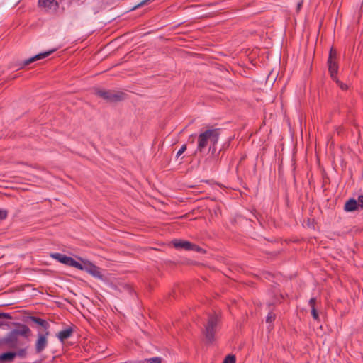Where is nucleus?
I'll use <instances>...</instances> for the list:
<instances>
[{
  "instance_id": "obj_1",
  "label": "nucleus",
  "mask_w": 363,
  "mask_h": 363,
  "mask_svg": "<svg viewBox=\"0 0 363 363\" xmlns=\"http://www.w3.org/2000/svg\"><path fill=\"white\" fill-rule=\"evenodd\" d=\"M218 129H208L201 133L198 136L196 152H203L208 145L214 146L218 143Z\"/></svg>"
},
{
  "instance_id": "obj_2",
  "label": "nucleus",
  "mask_w": 363,
  "mask_h": 363,
  "mask_svg": "<svg viewBox=\"0 0 363 363\" xmlns=\"http://www.w3.org/2000/svg\"><path fill=\"white\" fill-rule=\"evenodd\" d=\"M218 322V316L217 315L213 314L209 315L204 330L206 341L208 343H211L216 340L215 334L217 329Z\"/></svg>"
},
{
  "instance_id": "obj_3",
  "label": "nucleus",
  "mask_w": 363,
  "mask_h": 363,
  "mask_svg": "<svg viewBox=\"0 0 363 363\" xmlns=\"http://www.w3.org/2000/svg\"><path fill=\"white\" fill-rule=\"evenodd\" d=\"M82 262H78L77 266V269L79 270H83L91 274L95 278L102 279L103 274H101V269L99 267L94 264L92 262L89 260L80 259Z\"/></svg>"
},
{
  "instance_id": "obj_4",
  "label": "nucleus",
  "mask_w": 363,
  "mask_h": 363,
  "mask_svg": "<svg viewBox=\"0 0 363 363\" xmlns=\"http://www.w3.org/2000/svg\"><path fill=\"white\" fill-rule=\"evenodd\" d=\"M96 94L99 97L111 102L123 100L125 96L124 93L115 91L98 90Z\"/></svg>"
},
{
  "instance_id": "obj_5",
  "label": "nucleus",
  "mask_w": 363,
  "mask_h": 363,
  "mask_svg": "<svg viewBox=\"0 0 363 363\" xmlns=\"http://www.w3.org/2000/svg\"><path fill=\"white\" fill-rule=\"evenodd\" d=\"M172 243L173 246L177 249H184L186 250L203 252V250L200 247L186 240L176 239L172 240Z\"/></svg>"
},
{
  "instance_id": "obj_6",
  "label": "nucleus",
  "mask_w": 363,
  "mask_h": 363,
  "mask_svg": "<svg viewBox=\"0 0 363 363\" xmlns=\"http://www.w3.org/2000/svg\"><path fill=\"white\" fill-rule=\"evenodd\" d=\"M51 257L62 264H65L67 266L73 267L74 268H77V266L78 264V262L74 260L73 258L67 257L60 253L52 254Z\"/></svg>"
},
{
  "instance_id": "obj_7",
  "label": "nucleus",
  "mask_w": 363,
  "mask_h": 363,
  "mask_svg": "<svg viewBox=\"0 0 363 363\" xmlns=\"http://www.w3.org/2000/svg\"><path fill=\"white\" fill-rule=\"evenodd\" d=\"M49 335V332L46 331L45 334H38V340L35 344V350L38 353L41 352L48 345L47 336Z\"/></svg>"
},
{
  "instance_id": "obj_8",
  "label": "nucleus",
  "mask_w": 363,
  "mask_h": 363,
  "mask_svg": "<svg viewBox=\"0 0 363 363\" xmlns=\"http://www.w3.org/2000/svg\"><path fill=\"white\" fill-rule=\"evenodd\" d=\"M55 50H56V49H53V50L43 52V53L38 54V55H35L34 57H32L25 60L23 62V66L28 65L31 62L43 59L46 57L49 56L50 55H51Z\"/></svg>"
},
{
  "instance_id": "obj_9",
  "label": "nucleus",
  "mask_w": 363,
  "mask_h": 363,
  "mask_svg": "<svg viewBox=\"0 0 363 363\" xmlns=\"http://www.w3.org/2000/svg\"><path fill=\"white\" fill-rule=\"evenodd\" d=\"M39 6L48 9H55L57 2L55 0H39Z\"/></svg>"
},
{
  "instance_id": "obj_10",
  "label": "nucleus",
  "mask_w": 363,
  "mask_h": 363,
  "mask_svg": "<svg viewBox=\"0 0 363 363\" xmlns=\"http://www.w3.org/2000/svg\"><path fill=\"white\" fill-rule=\"evenodd\" d=\"M328 69L330 77L333 79H336L338 70V66L335 61L328 60Z\"/></svg>"
},
{
  "instance_id": "obj_11",
  "label": "nucleus",
  "mask_w": 363,
  "mask_h": 363,
  "mask_svg": "<svg viewBox=\"0 0 363 363\" xmlns=\"http://www.w3.org/2000/svg\"><path fill=\"white\" fill-rule=\"evenodd\" d=\"M358 208L357 201L355 199H351L346 202L345 205V210L346 211H352Z\"/></svg>"
},
{
  "instance_id": "obj_12",
  "label": "nucleus",
  "mask_w": 363,
  "mask_h": 363,
  "mask_svg": "<svg viewBox=\"0 0 363 363\" xmlns=\"http://www.w3.org/2000/svg\"><path fill=\"white\" fill-rule=\"evenodd\" d=\"M30 320L32 322L41 326L45 330H48L50 326L49 323L46 320L41 319L40 318L32 316V317H30Z\"/></svg>"
},
{
  "instance_id": "obj_13",
  "label": "nucleus",
  "mask_w": 363,
  "mask_h": 363,
  "mask_svg": "<svg viewBox=\"0 0 363 363\" xmlns=\"http://www.w3.org/2000/svg\"><path fill=\"white\" fill-rule=\"evenodd\" d=\"M72 334V330L71 328H67L59 332L57 336L61 342H63L65 340L69 338Z\"/></svg>"
},
{
  "instance_id": "obj_14",
  "label": "nucleus",
  "mask_w": 363,
  "mask_h": 363,
  "mask_svg": "<svg viewBox=\"0 0 363 363\" xmlns=\"http://www.w3.org/2000/svg\"><path fill=\"white\" fill-rule=\"evenodd\" d=\"M30 332V330L29 328L26 325H23L15 333L18 335L27 336L29 335Z\"/></svg>"
},
{
  "instance_id": "obj_15",
  "label": "nucleus",
  "mask_w": 363,
  "mask_h": 363,
  "mask_svg": "<svg viewBox=\"0 0 363 363\" xmlns=\"http://www.w3.org/2000/svg\"><path fill=\"white\" fill-rule=\"evenodd\" d=\"M16 356L14 352L4 353L0 356V359L3 361H11Z\"/></svg>"
},
{
  "instance_id": "obj_16",
  "label": "nucleus",
  "mask_w": 363,
  "mask_h": 363,
  "mask_svg": "<svg viewBox=\"0 0 363 363\" xmlns=\"http://www.w3.org/2000/svg\"><path fill=\"white\" fill-rule=\"evenodd\" d=\"M236 358L233 354H228L224 359L223 363H235Z\"/></svg>"
},
{
  "instance_id": "obj_17",
  "label": "nucleus",
  "mask_w": 363,
  "mask_h": 363,
  "mask_svg": "<svg viewBox=\"0 0 363 363\" xmlns=\"http://www.w3.org/2000/svg\"><path fill=\"white\" fill-rule=\"evenodd\" d=\"M335 57H336V51L332 48L330 51L328 60L335 61Z\"/></svg>"
},
{
  "instance_id": "obj_18",
  "label": "nucleus",
  "mask_w": 363,
  "mask_h": 363,
  "mask_svg": "<svg viewBox=\"0 0 363 363\" xmlns=\"http://www.w3.org/2000/svg\"><path fill=\"white\" fill-rule=\"evenodd\" d=\"M148 363H161L162 360L160 357H153L148 359L147 360Z\"/></svg>"
},
{
  "instance_id": "obj_19",
  "label": "nucleus",
  "mask_w": 363,
  "mask_h": 363,
  "mask_svg": "<svg viewBox=\"0 0 363 363\" xmlns=\"http://www.w3.org/2000/svg\"><path fill=\"white\" fill-rule=\"evenodd\" d=\"M275 319V315L270 313L268 314L267 317V323H272V321H274Z\"/></svg>"
},
{
  "instance_id": "obj_20",
  "label": "nucleus",
  "mask_w": 363,
  "mask_h": 363,
  "mask_svg": "<svg viewBox=\"0 0 363 363\" xmlns=\"http://www.w3.org/2000/svg\"><path fill=\"white\" fill-rule=\"evenodd\" d=\"M186 150V145H183L177 153V157H179Z\"/></svg>"
},
{
  "instance_id": "obj_21",
  "label": "nucleus",
  "mask_w": 363,
  "mask_h": 363,
  "mask_svg": "<svg viewBox=\"0 0 363 363\" xmlns=\"http://www.w3.org/2000/svg\"><path fill=\"white\" fill-rule=\"evenodd\" d=\"M311 315L313 316V318L315 319V320H318V313L317 311V310L315 308H312L311 309Z\"/></svg>"
},
{
  "instance_id": "obj_22",
  "label": "nucleus",
  "mask_w": 363,
  "mask_h": 363,
  "mask_svg": "<svg viewBox=\"0 0 363 363\" xmlns=\"http://www.w3.org/2000/svg\"><path fill=\"white\" fill-rule=\"evenodd\" d=\"M316 299L315 298H312L309 301V305L312 308H315Z\"/></svg>"
},
{
  "instance_id": "obj_23",
  "label": "nucleus",
  "mask_w": 363,
  "mask_h": 363,
  "mask_svg": "<svg viewBox=\"0 0 363 363\" xmlns=\"http://www.w3.org/2000/svg\"><path fill=\"white\" fill-rule=\"evenodd\" d=\"M7 216V213L6 211L0 210V219L3 220L5 219Z\"/></svg>"
},
{
  "instance_id": "obj_24",
  "label": "nucleus",
  "mask_w": 363,
  "mask_h": 363,
  "mask_svg": "<svg viewBox=\"0 0 363 363\" xmlns=\"http://www.w3.org/2000/svg\"><path fill=\"white\" fill-rule=\"evenodd\" d=\"M340 86L342 89H347V86L345 84H343L342 82H339V80L336 78V79H334Z\"/></svg>"
},
{
  "instance_id": "obj_25",
  "label": "nucleus",
  "mask_w": 363,
  "mask_h": 363,
  "mask_svg": "<svg viewBox=\"0 0 363 363\" xmlns=\"http://www.w3.org/2000/svg\"><path fill=\"white\" fill-rule=\"evenodd\" d=\"M357 201V203H358V206H361L362 208H363V196H359L358 197V201Z\"/></svg>"
},
{
  "instance_id": "obj_26",
  "label": "nucleus",
  "mask_w": 363,
  "mask_h": 363,
  "mask_svg": "<svg viewBox=\"0 0 363 363\" xmlns=\"http://www.w3.org/2000/svg\"><path fill=\"white\" fill-rule=\"evenodd\" d=\"M150 0H143V1H141L138 6H143V5H145L146 4L148 1H150Z\"/></svg>"
},
{
  "instance_id": "obj_27",
  "label": "nucleus",
  "mask_w": 363,
  "mask_h": 363,
  "mask_svg": "<svg viewBox=\"0 0 363 363\" xmlns=\"http://www.w3.org/2000/svg\"><path fill=\"white\" fill-rule=\"evenodd\" d=\"M4 317L6 318H10V316L9 314L6 313H0V318Z\"/></svg>"
},
{
  "instance_id": "obj_28",
  "label": "nucleus",
  "mask_w": 363,
  "mask_h": 363,
  "mask_svg": "<svg viewBox=\"0 0 363 363\" xmlns=\"http://www.w3.org/2000/svg\"><path fill=\"white\" fill-rule=\"evenodd\" d=\"M302 6V2H299L297 5V10L299 11Z\"/></svg>"
}]
</instances>
